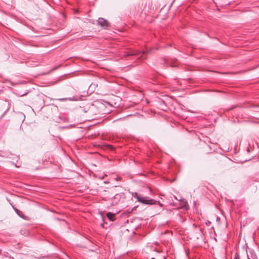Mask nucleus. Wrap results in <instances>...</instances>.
<instances>
[{
	"label": "nucleus",
	"instance_id": "obj_1",
	"mask_svg": "<svg viewBox=\"0 0 259 259\" xmlns=\"http://www.w3.org/2000/svg\"><path fill=\"white\" fill-rule=\"evenodd\" d=\"M136 198L138 202L146 205H153L155 204L156 202L154 199H150L148 197H143L141 195H138L137 194H136Z\"/></svg>",
	"mask_w": 259,
	"mask_h": 259
},
{
	"label": "nucleus",
	"instance_id": "obj_7",
	"mask_svg": "<svg viewBox=\"0 0 259 259\" xmlns=\"http://www.w3.org/2000/svg\"><path fill=\"white\" fill-rule=\"evenodd\" d=\"M15 212H16V213L19 215L20 217H22V211H21L20 210H18L17 208H14Z\"/></svg>",
	"mask_w": 259,
	"mask_h": 259
},
{
	"label": "nucleus",
	"instance_id": "obj_2",
	"mask_svg": "<svg viewBox=\"0 0 259 259\" xmlns=\"http://www.w3.org/2000/svg\"><path fill=\"white\" fill-rule=\"evenodd\" d=\"M98 24L99 25L102 27H108L109 26L108 22L102 18H99L98 20Z\"/></svg>",
	"mask_w": 259,
	"mask_h": 259
},
{
	"label": "nucleus",
	"instance_id": "obj_3",
	"mask_svg": "<svg viewBox=\"0 0 259 259\" xmlns=\"http://www.w3.org/2000/svg\"><path fill=\"white\" fill-rule=\"evenodd\" d=\"M180 204L181 205V208H184L185 209H188L189 208L188 203L186 200L184 199L181 200Z\"/></svg>",
	"mask_w": 259,
	"mask_h": 259
},
{
	"label": "nucleus",
	"instance_id": "obj_11",
	"mask_svg": "<svg viewBox=\"0 0 259 259\" xmlns=\"http://www.w3.org/2000/svg\"><path fill=\"white\" fill-rule=\"evenodd\" d=\"M55 69V68H53V69H52V70H54Z\"/></svg>",
	"mask_w": 259,
	"mask_h": 259
},
{
	"label": "nucleus",
	"instance_id": "obj_6",
	"mask_svg": "<svg viewBox=\"0 0 259 259\" xmlns=\"http://www.w3.org/2000/svg\"><path fill=\"white\" fill-rule=\"evenodd\" d=\"M146 53V52H140L138 51L136 53H135L134 54H132L131 55H136V56H139V58H141L143 54H144Z\"/></svg>",
	"mask_w": 259,
	"mask_h": 259
},
{
	"label": "nucleus",
	"instance_id": "obj_5",
	"mask_svg": "<svg viewBox=\"0 0 259 259\" xmlns=\"http://www.w3.org/2000/svg\"><path fill=\"white\" fill-rule=\"evenodd\" d=\"M106 215H107L108 219L111 221H113L115 219V214L113 213L109 212L107 213Z\"/></svg>",
	"mask_w": 259,
	"mask_h": 259
},
{
	"label": "nucleus",
	"instance_id": "obj_10",
	"mask_svg": "<svg viewBox=\"0 0 259 259\" xmlns=\"http://www.w3.org/2000/svg\"><path fill=\"white\" fill-rule=\"evenodd\" d=\"M247 259H250V258L248 257V255H247Z\"/></svg>",
	"mask_w": 259,
	"mask_h": 259
},
{
	"label": "nucleus",
	"instance_id": "obj_8",
	"mask_svg": "<svg viewBox=\"0 0 259 259\" xmlns=\"http://www.w3.org/2000/svg\"><path fill=\"white\" fill-rule=\"evenodd\" d=\"M234 259H240V255L238 252L235 253Z\"/></svg>",
	"mask_w": 259,
	"mask_h": 259
},
{
	"label": "nucleus",
	"instance_id": "obj_9",
	"mask_svg": "<svg viewBox=\"0 0 259 259\" xmlns=\"http://www.w3.org/2000/svg\"><path fill=\"white\" fill-rule=\"evenodd\" d=\"M59 100L60 101H66V100H71V98H61V99H59Z\"/></svg>",
	"mask_w": 259,
	"mask_h": 259
},
{
	"label": "nucleus",
	"instance_id": "obj_4",
	"mask_svg": "<svg viewBox=\"0 0 259 259\" xmlns=\"http://www.w3.org/2000/svg\"><path fill=\"white\" fill-rule=\"evenodd\" d=\"M119 198L120 195L119 194H115L114 197L112 199V204L114 205L115 204H117L119 201Z\"/></svg>",
	"mask_w": 259,
	"mask_h": 259
}]
</instances>
